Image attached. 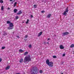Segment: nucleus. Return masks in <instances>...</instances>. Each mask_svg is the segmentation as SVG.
I'll list each match as a JSON object with an SVG mask.
<instances>
[{"label": "nucleus", "mask_w": 74, "mask_h": 74, "mask_svg": "<svg viewBox=\"0 0 74 74\" xmlns=\"http://www.w3.org/2000/svg\"><path fill=\"white\" fill-rule=\"evenodd\" d=\"M32 70L33 71L31 72V74H37L38 73V69L37 67H34L33 68Z\"/></svg>", "instance_id": "nucleus-1"}, {"label": "nucleus", "mask_w": 74, "mask_h": 74, "mask_svg": "<svg viewBox=\"0 0 74 74\" xmlns=\"http://www.w3.org/2000/svg\"><path fill=\"white\" fill-rule=\"evenodd\" d=\"M31 61V58L30 56L29 55L26 56L24 58V62H29Z\"/></svg>", "instance_id": "nucleus-2"}, {"label": "nucleus", "mask_w": 74, "mask_h": 74, "mask_svg": "<svg viewBox=\"0 0 74 74\" xmlns=\"http://www.w3.org/2000/svg\"><path fill=\"white\" fill-rule=\"evenodd\" d=\"M46 63L49 67H53V63L52 62H49V60H46Z\"/></svg>", "instance_id": "nucleus-3"}, {"label": "nucleus", "mask_w": 74, "mask_h": 74, "mask_svg": "<svg viewBox=\"0 0 74 74\" xmlns=\"http://www.w3.org/2000/svg\"><path fill=\"white\" fill-rule=\"evenodd\" d=\"M13 27H14V24L12 23H11L9 24V27L8 28L9 30H11V29H13Z\"/></svg>", "instance_id": "nucleus-4"}, {"label": "nucleus", "mask_w": 74, "mask_h": 74, "mask_svg": "<svg viewBox=\"0 0 74 74\" xmlns=\"http://www.w3.org/2000/svg\"><path fill=\"white\" fill-rule=\"evenodd\" d=\"M68 9H69V8L68 7L66 8V11H64L63 13V15H65L66 16V15H67V12H68L69 11V10H68Z\"/></svg>", "instance_id": "nucleus-5"}, {"label": "nucleus", "mask_w": 74, "mask_h": 74, "mask_svg": "<svg viewBox=\"0 0 74 74\" xmlns=\"http://www.w3.org/2000/svg\"><path fill=\"white\" fill-rule=\"evenodd\" d=\"M69 34V32H64L63 33L62 36H67V35Z\"/></svg>", "instance_id": "nucleus-6"}, {"label": "nucleus", "mask_w": 74, "mask_h": 74, "mask_svg": "<svg viewBox=\"0 0 74 74\" xmlns=\"http://www.w3.org/2000/svg\"><path fill=\"white\" fill-rule=\"evenodd\" d=\"M60 48L61 49H64V46L63 45H60Z\"/></svg>", "instance_id": "nucleus-7"}, {"label": "nucleus", "mask_w": 74, "mask_h": 74, "mask_svg": "<svg viewBox=\"0 0 74 74\" xmlns=\"http://www.w3.org/2000/svg\"><path fill=\"white\" fill-rule=\"evenodd\" d=\"M22 13V12H21V11H20L18 12L17 13V15H20Z\"/></svg>", "instance_id": "nucleus-8"}, {"label": "nucleus", "mask_w": 74, "mask_h": 74, "mask_svg": "<svg viewBox=\"0 0 74 74\" xmlns=\"http://www.w3.org/2000/svg\"><path fill=\"white\" fill-rule=\"evenodd\" d=\"M42 34V32H40V33H39L38 35V37H40V36H41Z\"/></svg>", "instance_id": "nucleus-9"}, {"label": "nucleus", "mask_w": 74, "mask_h": 74, "mask_svg": "<svg viewBox=\"0 0 74 74\" xmlns=\"http://www.w3.org/2000/svg\"><path fill=\"white\" fill-rule=\"evenodd\" d=\"M52 16V15L51 14H49L47 16V17L48 18H50V17Z\"/></svg>", "instance_id": "nucleus-10"}, {"label": "nucleus", "mask_w": 74, "mask_h": 74, "mask_svg": "<svg viewBox=\"0 0 74 74\" xmlns=\"http://www.w3.org/2000/svg\"><path fill=\"white\" fill-rule=\"evenodd\" d=\"M10 68V66H8L7 67H6L5 68V70H8Z\"/></svg>", "instance_id": "nucleus-11"}, {"label": "nucleus", "mask_w": 74, "mask_h": 74, "mask_svg": "<svg viewBox=\"0 0 74 74\" xmlns=\"http://www.w3.org/2000/svg\"><path fill=\"white\" fill-rule=\"evenodd\" d=\"M19 51L20 53H22L23 52V50H22L21 49H20L19 50Z\"/></svg>", "instance_id": "nucleus-12"}, {"label": "nucleus", "mask_w": 74, "mask_h": 74, "mask_svg": "<svg viewBox=\"0 0 74 74\" xmlns=\"http://www.w3.org/2000/svg\"><path fill=\"white\" fill-rule=\"evenodd\" d=\"M18 11V10L16 9H15L14 10V13H16V12Z\"/></svg>", "instance_id": "nucleus-13"}, {"label": "nucleus", "mask_w": 74, "mask_h": 74, "mask_svg": "<svg viewBox=\"0 0 74 74\" xmlns=\"http://www.w3.org/2000/svg\"><path fill=\"white\" fill-rule=\"evenodd\" d=\"M23 59L22 58L20 60L19 62H20V63H22V62H23Z\"/></svg>", "instance_id": "nucleus-14"}, {"label": "nucleus", "mask_w": 74, "mask_h": 74, "mask_svg": "<svg viewBox=\"0 0 74 74\" xmlns=\"http://www.w3.org/2000/svg\"><path fill=\"white\" fill-rule=\"evenodd\" d=\"M74 47V44H72L70 46L71 48H73Z\"/></svg>", "instance_id": "nucleus-15"}, {"label": "nucleus", "mask_w": 74, "mask_h": 74, "mask_svg": "<svg viewBox=\"0 0 74 74\" xmlns=\"http://www.w3.org/2000/svg\"><path fill=\"white\" fill-rule=\"evenodd\" d=\"M6 23L8 24H9V23L10 24V23H11V22H10V21H6Z\"/></svg>", "instance_id": "nucleus-16"}, {"label": "nucleus", "mask_w": 74, "mask_h": 74, "mask_svg": "<svg viewBox=\"0 0 74 74\" xmlns=\"http://www.w3.org/2000/svg\"><path fill=\"white\" fill-rule=\"evenodd\" d=\"M28 53V52H26L24 53V55H25V56H26V55H27Z\"/></svg>", "instance_id": "nucleus-17"}, {"label": "nucleus", "mask_w": 74, "mask_h": 74, "mask_svg": "<svg viewBox=\"0 0 74 74\" xmlns=\"http://www.w3.org/2000/svg\"><path fill=\"white\" fill-rule=\"evenodd\" d=\"M17 4V2H16L14 4V7H15V6H16V5Z\"/></svg>", "instance_id": "nucleus-18"}, {"label": "nucleus", "mask_w": 74, "mask_h": 74, "mask_svg": "<svg viewBox=\"0 0 74 74\" xmlns=\"http://www.w3.org/2000/svg\"><path fill=\"white\" fill-rule=\"evenodd\" d=\"M29 19H27V21L26 22V24H27V23H29Z\"/></svg>", "instance_id": "nucleus-19"}, {"label": "nucleus", "mask_w": 74, "mask_h": 74, "mask_svg": "<svg viewBox=\"0 0 74 74\" xmlns=\"http://www.w3.org/2000/svg\"><path fill=\"white\" fill-rule=\"evenodd\" d=\"M34 8H37V5H34Z\"/></svg>", "instance_id": "nucleus-20"}, {"label": "nucleus", "mask_w": 74, "mask_h": 74, "mask_svg": "<svg viewBox=\"0 0 74 74\" xmlns=\"http://www.w3.org/2000/svg\"><path fill=\"white\" fill-rule=\"evenodd\" d=\"M1 10H4V7L3 6H2L1 7Z\"/></svg>", "instance_id": "nucleus-21"}, {"label": "nucleus", "mask_w": 74, "mask_h": 74, "mask_svg": "<svg viewBox=\"0 0 74 74\" xmlns=\"http://www.w3.org/2000/svg\"><path fill=\"white\" fill-rule=\"evenodd\" d=\"M28 47L29 48H32V45H29Z\"/></svg>", "instance_id": "nucleus-22"}, {"label": "nucleus", "mask_w": 74, "mask_h": 74, "mask_svg": "<svg viewBox=\"0 0 74 74\" xmlns=\"http://www.w3.org/2000/svg\"><path fill=\"white\" fill-rule=\"evenodd\" d=\"M0 3H3V1L2 0H0Z\"/></svg>", "instance_id": "nucleus-23"}, {"label": "nucleus", "mask_w": 74, "mask_h": 74, "mask_svg": "<svg viewBox=\"0 0 74 74\" xmlns=\"http://www.w3.org/2000/svg\"><path fill=\"white\" fill-rule=\"evenodd\" d=\"M27 37H28V36H27V35H26L24 38H27Z\"/></svg>", "instance_id": "nucleus-24"}, {"label": "nucleus", "mask_w": 74, "mask_h": 74, "mask_svg": "<svg viewBox=\"0 0 74 74\" xmlns=\"http://www.w3.org/2000/svg\"><path fill=\"white\" fill-rule=\"evenodd\" d=\"M53 58H56V56H53Z\"/></svg>", "instance_id": "nucleus-25"}, {"label": "nucleus", "mask_w": 74, "mask_h": 74, "mask_svg": "<svg viewBox=\"0 0 74 74\" xmlns=\"http://www.w3.org/2000/svg\"><path fill=\"white\" fill-rule=\"evenodd\" d=\"M19 18V17H18V16H16V19H18Z\"/></svg>", "instance_id": "nucleus-26"}, {"label": "nucleus", "mask_w": 74, "mask_h": 74, "mask_svg": "<svg viewBox=\"0 0 74 74\" xmlns=\"http://www.w3.org/2000/svg\"><path fill=\"white\" fill-rule=\"evenodd\" d=\"M39 72L40 73H42V71L40 70L39 71Z\"/></svg>", "instance_id": "nucleus-27"}, {"label": "nucleus", "mask_w": 74, "mask_h": 74, "mask_svg": "<svg viewBox=\"0 0 74 74\" xmlns=\"http://www.w3.org/2000/svg\"><path fill=\"white\" fill-rule=\"evenodd\" d=\"M5 48V47H2V49H4Z\"/></svg>", "instance_id": "nucleus-28"}, {"label": "nucleus", "mask_w": 74, "mask_h": 74, "mask_svg": "<svg viewBox=\"0 0 74 74\" xmlns=\"http://www.w3.org/2000/svg\"><path fill=\"white\" fill-rule=\"evenodd\" d=\"M45 12V11L43 10L41 11L42 13H44Z\"/></svg>", "instance_id": "nucleus-29"}, {"label": "nucleus", "mask_w": 74, "mask_h": 74, "mask_svg": "<svg viewBox=\"0 0 74 74\" xmlns=\"http://www.w3.org/2000/svg\"><path fill=\"white\" fill-rule=\"evenodd\" d=\"M66 55V54H63L62 56H65Z\"/></svg>", "instance_id": "nucleus-30"}, {"label": "nucleus", "mask_w": 74, "mask_h": 74, "mask_svg": "<svg viewBox=\"0 0 74 74\" xmlns=\"http://www.w3.org/2000/svg\"><path fill=\"white\" fill-rule=\"evenodd\" d=\"M2 61V59L1 58H0V62H1Z\"/></svg>", "instance_id": "nucleus-31"}, {"label": "nucleus", "mask_w": 74, "mask_h": 74, "mask_svg": "<svg viewBox=\"0 0 74 74\" xmlns=\"http://www.w3.org/2000/svg\"><path fill=\"white\" fill-rule=\"evenodd\" d=\"M16 37H17V38H19V37L18 36H17Z\"/></svg>", "instance_id": "nucleus-32"}, {"label": "nucleus", "mask_w": 74, "mask_h": 74, "mask_svg": "<svg viewBox=\"0 0 74 74\" xmlns=\"http://www.w3.org/2000/svg\"><path fill=\"white\" fill-rule=\"evenodd\" d=\"M33 15H31V18H33Z\"/></svg>", "instance_id": "nucleus-33"}, {"label": "nucleus", "mask_w": 74, "mask_h": 74, "mask_svg": "<svg viewBox=\"0 0 74 74\" xmlns=\"http://www.w3.org/2000/svg\"><path fill=\"white\" fill-rule=\"evenodd\" d=\"M8 10H10V8H8Z\"/></svg>", "instance_id": "nucleus-34"}, {"label": "nucleus", "mask_w": 74, "mask_h": 74, "mask_svg": "<svg viewBox=\"0 0 74 74\" xmlns=\"http://www.w3.org/2000/svg\"><path fill=\"white\" fill-rule=\"evenodd\" d=\"M13 0H10V1H12Z\"/></svg>", "instance_id": "nucleus-35"}, {"label": "nucleus", "mask_w": 74, "mask_h": 74, "mask_svg": "<svg viewBox=\"0 0 74 74\" xmlns=\"http://www.w3.org/2000/svg\"><path fill=\"white\" fill-rule=\"evenodd\" d=\"M50 40L49 38L48 39V40Z\"/></svg>", "instance_id": "nucleus-36"}, {"label": "nucleus", "mask_w": 74, "mask_h": 74, "mask_svg": "<svg viewBox=\"0 0 74 74\" xmlns=\"http://www.w3.org/2000/svg\"><path fill=\"white\" fill-rule=\"evenodd\" d=\"M47 44H49V42H47Z\"/></svg>", "instance_id": "nucleus-37"}, {"label": "nucleus", "mask_w": 74, "mask_h": 74, "mask_svg": "<svg viewBox=\"0 0 74 74\" xmlns=\"http://www.w3.org/2000/svg\"><path fill=\"white\" fill-rule=\"evenodd\" d=\"M16 74H20L19 73H16Z\"/></svg>", "instance_id": "nucleus-38"}, {"label": "nucleus", "mask_w": 74, "mask_h": 74, "mask_svg": "<svg viewBox=\"0 0 74 74\" xmlns=\"http://www.w3.org/2000/svg\"><path fill=\"white\" fill-rule=\"evenodd\" d=\"M61 74H63V73H61Z\"/></svg>", "instance_id": "nucleus-39"}]
</instances>
